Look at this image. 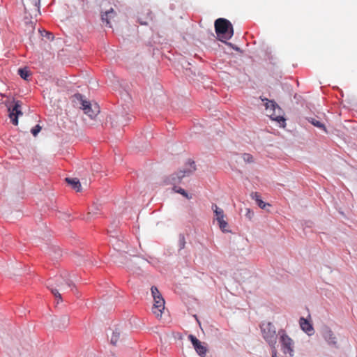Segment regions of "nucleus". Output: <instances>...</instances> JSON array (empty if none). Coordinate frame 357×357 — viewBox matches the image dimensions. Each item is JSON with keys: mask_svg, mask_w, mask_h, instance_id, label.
I'll list each match as a JSON object with an SVG mask.
<instances>
[{"mask_svg": "<svg viewBox=\"0 0 357 357\" xmlns=\"http://www.w3.org/2000/svg\"><path fill=\"white\" fill-rule=\"evenodd\" d=\"M114 15V11L113 8H110L108 11L105 12V14L102 15V20L106 22V24L111 27L109 17H112Z\"/></svg>", "mask_w": 357, "mask_h": 357, "instance_id": "nucleus-19", "label": "nucleus"}, {"mask_svg": "<svg viewBox=\"0 0 357 357\" xmlns=\"http://www.w3.org/2000/svg\"><path fill=\"white\" fill-rule=\"evenodd\" d=\"M47 287L54 296L58 304L59 302H62L61 293H64L68 287L73 289L74 284L70 279L59 275L48 280Z\"/></svg>", "mask_w": 357, "mask_h": 357, "instance_id": "nucleus-1", "label": "nucleus"}, {"mask_svg": "<svg viewBox=\"0 0 357 357\" xmlns=\"http://www.w3.org/2000/svg\"><path fill=\"white\" fill-rule=\"evenodd\" d=\"M13 105L8 107L9 118L12 123L15 126L18 124V117L22 116V102L20 100H13Z\"/></svg>", "mask_w": 357, "mask_h": 357, "instance_id": "nucleus-7", "label": "nucleus"}, {"mask_svg": "<svg viewBox=\"0 0 357 357\" xmlns=\"http://www.w3.org/2000/svg\"><path fill=\"white\" fill-rule=\"evenodd\" d=\"M151 290L154 301L152 312L157 317H160L165 310V300L156 287L153 286Z\"/></svg>", "mask_w": 357, "mask_h": 357, "instance_id": "nucleus-4", "label": "nucleus"}, {"mask_svg": "<svg viewBox=\"0 0 357 357\" xmlns=\"http://www.w3.org/2000/svg\"><path fill=\"white\" fill-rule=\"evenodd\" d=\"M75 98L80 102L81 108L91 119H94L99 114L100 108L96 103L92 105L90 102L84 100L83 96L79 93L75 95Z\"/></svg>", "mask_w": 357, "mask_h": 357, "instance_id": "nucleus-5", "label": "nucleus"}, {"mask_svg": "<svg viewBox=\"0 0 357 357\" xmlns=\"http://www.w3.org/2000/svg\"><path fill=\"white\" fill-rule=\"evenodd\" d=\"M272 353V357H278V351H271Z\"/></svg>", "mask_w": 357, "mask_h": 357, "instance_id": "nucleus-29", "label": "nucleus"}, {"mask_svg": "<svg viewBox=\"0 0 357 357\" xmlns=\"http://www.w3.org/2000/svg\"><path fill=\"white\" fill-rule=\"evenodd\" d=\"M70 322V319L67 316L62 317L56 323V326L59 328H66Z\"/></svg>", "mask_w": 357, "mask_h": 357, "instance_id": "nucleus-18", "label": "nucleus"}, {"mask_svg": "<svg viewBox=\"0 0 357 357\" xmlns=\"http://www.w3.org/2000/svg\"><path fill=\"white\" fill-rule=\"evenodd\" d=\"M190 169L188 170H181L179 171L176 176L172 175L171 176L165 179V184L166 185H175L176 183L180 182V181L185 176L189 175L192 173L195 169V165L194 162H190Z\"/></svg>", "mask_w": 357, "mask_h": 357, "instance_id": "nucleus-8", "label": "nucleus"}, {"mask_svg": "<svg viewBox=\"0 0 357 357\" xmlns=\"http://www.w3.org/2000/svg\"><path fill=\"white\" fill-rule=\"evenodd\" d=\"M188 339L191 341L197 353L202 357L205 356L207 349L202 344L201 342L193 335H190Z\"/></svg>", "mask_w": 357, "mask_h": 357, "instance_id": "nucleus-10", "label": "nucleus"}, {"mask_svg": "<svg viewBox=\"0 0 357 357\" xmlns=\"http://www.w3.org/2000/svg\"><path fill=\"white\" fill-rule=\"evenodd\" d=\"M119 337H120V333L119 332H116V331L113 332L112 335L111 337V340H110L111 344L116 345L117 342L119 340Z\"/></svg>", "mask_w": 357, "mask_h": 357, "instance_id": "nucleus-22", "label": "nucleus"}, {"mask_svg": "<svg viewBox=\"0 0 357 357\" xmlns=\"http://www.w3.org/2000/svg\"><path fill=\"white\" fill-rule=\"evenodd\" d=\"M48 38L49 39H53L54 38V37H53V36H52V34L51 33H48Z\"/></svg>", "mask_w": 357, "mask_h": 357, "instance_id": "nucleus-30", "label": "nucleus"}, {"mask_svg": "<svg viewBox=\"0 0 357 357\" xmlns=\"http://www.w3.org/2000/svg\"><path fill=\"white\" fill-rule=\"evenodd\" d=\"M153 20L152 13L149 10H146L138 17L139 22L142 25H147Z\"/></svg>", "mask_w": 357, "mask_h": 357, "instance_id": "nucleus-14", "label": "nucleus"}, {"mask_svg": "<svg viewBox=\"0 0 357 357\" xmlns=\"http://www.w3.org/2000/svg\"><path fill=\"white\" fill-rule=\"evenodd\" d=\"M252 199H255L256 201V202H259V199H261L260 197V195L255 192H252V194L250 195Z\"/></svg>", "mask_w": 357, "mask_h": 357, "instance_id": "nucleus-27", "label": "nucleus"}, {"mask_svg": "<svg viewBox=\"0 0 357 357\" xmlns=\"http://www.w3.org/2000/svg\"><path fill=\"white\" fill-rule=\"evenodd\" d=\"M261 100L264 102L266 114L268 116H275L273 112L275 111L276 108L280 107L275 102L269 100L267 98H262Z\"/></svg>", "mask_w": 357, "mask_h": 357, "instance_id": "nucleus-11", "label": "nucleus"}, {"mask_svg": "<svg viewBox=\"0 0 357 357\" xmlns=\"http://www.w3.org/2000/svg\"><path fill=\"white\" fill-rule=\"evenodd\" d=\"M299 324L301 329L307 335H311L314 333V330L311 323L303 317H301Z\"/></svg>", "mask_w": 357, "mask_h": 357, "instance_id": "nucleus-13", "label": "nucleus"}, {"mask_svg": "<svg viewBox=\"0 0 357 357\" xmlns=\"http://www.w3.org/2000/svg\"><path fill=\"white\" fill-rule=\"evenodd\" d=\"M261 329L264 339L270 345L272 351H277L275 345L278 335L273 324L271 322L263 323L261 325Z\"/></svg>", "mask_w": 357, "mask_h": 357, "instance_id": "nucleus-3", "label": "nucleus"}, {"mask_svg": "<svg viewBox=\"0 0 357 357\" xmlns=\"http://www.w3.org/2000/svg\"><path fill=\"white\" fill-rule=\"evenodd\" d=\"M243 158L246 162H253V157L250 153H244L243 155Z\"/></svg>", "mask_w": 357, "mask_h": 357, "instance_id": "nucleus-24", "label": "nucleus"}, {"mask_svg": "<svg viewBox=\"0 0 357 357\" xmlns=\"http://www.w3.org/2000/svg\"><path fill=\"white\" fill-rule=\"evenodd\" d=\"M174 190L176 192H178V193H179V194L182 195L183 196H184L185 197H186V198H187V199H190L192 198V197H191V196H190V195L186 192V191H185L184 189L181 188H178V189H176V187H174Z\"/></svg>", "mask_w": 357, "mask_h": 357, "instance_id": "nucleus-23", "label": "nucleus"}, {"mask_svg": "<svg viewBox=\"0 0 357 357\" xmlns=\"http://www.w3.org/2000/svg\"><path fill=\"white\" fill-rule=\"evenodd\" d=\"M253 215V213H251L250 210V209H248V214H247V216L251 219L252 218V215Z\"/></svg>", "mask_w": 357, "mask_h": 357, "instance_id": "nucleus-28", "label": "nucleus"}, {"mask_svg": "<svg viewBox=\"0 0 357 357\" xmlns=\"http://www.w3.org/2000/svg\"><path fill=\"white\" fill-rule=\"evenodd\" d=\"M323 336L329 345L337 347V338L331 329L326 328L324 331Z\"/></svg>", "mask_w": 357, "mask_h": 357, "instance_id": "nucleus-12", "label": "nucleus"}, {"mask_svg": "<svg viewBox=\"0 0 357 357\" xmlns=\"http://www.w3.org/2000/svg\"><path fill=\"white\" fill-rule=\"evenodd\" d=\"M212 210L215 215V220L218 221L219 227L222 232H228L229 230L227 229L228 227V223L225 220V213L224 211L218 207L217 204H212Z\"/></svg>", "mask_w": 357, "mask_h": 357, "instance_id": "nucleus-9", "label": "nucleus"}, {"mask_svg": "<svg viewBox=\"0 0 357 357\" xmlns=\"http://www.w3.org/2000/svg\"><path fill=\"white\" fill-rule=\"evenodd\" d=\"M18 73L24 79H27L30 75L29 72L26 68H20L18 70Z\"/></svg>", "mask_w": 357, "mask_h": 357, "instance_id": "nucleus-21", "label": "nucleus"}, {"mask_svg": "<svg viewBox=\"0 0 357 357\" xmlns=\"http://www.w3.org/2000/svg\"><path fill=\"white\" fill-rule=\"evenodd\" d=\"M257 204L259 206V207H260L262 209H264L266 206H270L269 204L264 202L261 199H259V202H257Z\"/></svg>", "mask_w": 357, "mask_h": 357, "instance_id": "nucleus-26", "label": "nucleus"}, {"mask_svg": "<svg viewBox=\"0 0 357 357\" xmlns=\"http://www.w3.org/2000/svg\"><path fill=\"white\" fill-rule=\"evenodd\" d=\"M41 127L39 125L36 126L34 128L31 129V133L33 136H36L38 133L40 131Z\"/></svg>", "mask_w": 357, "mask_h": 357, "instance_id": "nucleus-25", "label": "nucleus"}, {"mask_svg": "<svg viewBox=\"0 0 357 357\" xmlns=\"http://www.w3.org/2000/svg\"><path fill=\"white\" fill-rule=\"evenodd\" d=\"M30 3L27 1L26 4H24V9L34 12L36 15V13H39L40 1L39 0H30Z\"/></svg>", "mask_w": 357, "mask_h": 357, "instance_id": "nucleus-15", "label": "nucleus"}, {"mask_svg": "<svg viewBox=\"0 0 357 357\" xmlns=\"http://www.w3.org/2000/svg\"><path fill=\"white\" fill-rule=\"evenodd\" d=\"M215 30L218 39L226 42L234 35V29L231 23L227 19L218 18L215 21Z\"/></svg>", "mask_w": 357, "mask_h": 357, "instance_id": "nucleus-2", "label": "nucleus"}, {"mask_svg": "<svg viewBox=\"0 0 357 357\" xmlns=\"http://www.w3.org/2000/svg\"><path fill=\"white\" fill-rule=\"evenodd\" d=\"M278 335H280V342L283 353L289 354L291 357L293 356L294 351V342L293 340L287 335L284 331H280Z\"/></svg>", "mask_w": 357, "mask_h": 357, "instance_id": "nucleus-6", "label": "nucleus"}, {"mask_svg": "<svg viewBox=\"0 0 357 357\" xmlns=\"http://www.w3.org/2000/svg\"><path fill=\"white\" fill-rule=\"evenodd\" d=\"M307 120L313 126H314L319 128L323 129L324 130H325L326 132V129L324 125L322 123H321L320 121H317V119H315L314 118H309V119H307Z\"/></svg>", "mask_w": 357, "mask_h": 357, "instance_id": "nucleus-20", "label": "nucleus"}, {"mask_svg": "<svg viewBox=\"0 0 357 357\" xmlns=\"http://www.w3.org/2000/svg\"><path fill=\"white\" fill-rule=\"evenodd\" d=\"M275 116H269L271 119L283 124L285 122V119L282 116V111L280 107L276 108L275 111L273 112Z\"/></svg>", "mask_w": 357, "mask_h": 357, "instance_id": "nucleus-16", "label": "nucleus"}, {"mask_svg": "<svg viewBox=\"0 0 357 357\" xmlns=\"http://www.w3.org/2000/svg\"><path fill=\"white\" fill-rule=\"evenodd\" d=\"M66 181L77 192H79L81 190V184L79 183V181L77 178H66Z\"/></svg>", "mask_w": 357, "mask_h": 357, "instance_id": "nucleus-17", "label": "nucleus"}]
</instances>
